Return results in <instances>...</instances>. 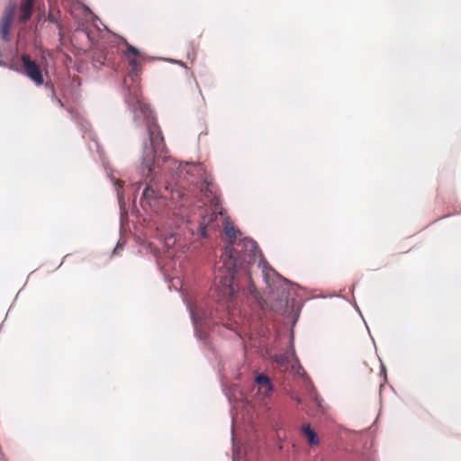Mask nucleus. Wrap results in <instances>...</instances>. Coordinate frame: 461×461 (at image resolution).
Segmentation results:
<instances>
[{"instance_id":"obj_17","label":"nucleus","mask_w":461,"mask_h":461,"mask_svg":"<svg viewBox=\"0 0 461 461\" xmlns=\"http://www.w3.org/2000/svg\"><path fill=\"white\" fill-rule=\"evenodd\" d=\"M288 394L291 397V399L296 401L298 403L302 402V399L294 392H290V393H288Z\"/></svg>"},{"instance_id":"obj_8","label":"nucleus","mask_w":461,"mask_h":461,"mask_svg":"<svg viewBox=\"0 0 461 461\" xmlns=\"http://www.w3.org/2000/svg\"><path fill=\"white\" fill-rule=\"evenodd\" d=\"M167 191L170 192V199L176 204H183L182 202H185L187 200V194L180 187H171L169 189L168 186L166 187Z\"/></svg>"},{"instance_id":"obj_3","label":"nucleus","mask_w":461,"mask_h":461,"mask_svg":"<svg viewBox=\"0 0 461 461\" xmlns=\"http://www.w3.org/2000/svg\"><path fill=\"white\" fill-rule=\"evenodd\" d=\"M22 61L23 68L25 75L32 79L37 86H41L44 82L43 74H47V70L44 65V59H6V61L0 64L13 66L14 61Z\"/></svg>"},{"instance_id":"obj_19","label":"nucleus","mask_w":461,"mask_h":461,"mask_svg":"<svg viewBox=\"0 0 461 461\" xmlns=\"http://www.w3.org/2000/svg\"><path fill=\"white\" fill-rule=\"evenodd\" d=\"M96 63H98L99 65H103L104 63L101 61L100 59H94Z\"/></svg>"},{"instance_id":"obj_18","label":"nucleus","mask_w":461,"mask_h":461,"mask_svg":"<svg viewBox=\"0 0 461 461\" xmlns=\"http://www.w3.org/2000/svg\"><path fill=\"white\" fill-rule=\"evenodd\" d=\"M169 60H170V61H174V62H176V63H178V64H180L181 66H184V65L182 64V62H181V61H176V59H170Z\"/></svg>"},{"instance_id":"obj_20","label":"nucleus","mask_w":461,"mask_h":461,"mask_svg":"<svg viewBox=\"0 0 461 461\" xmlns=\"http://www.w3.org/2000/svg\"><path fill=\"white\" fill-rule=\"evenodd\" d=\"M20 58L25 59V58H30V57L28 55L23 54Z\"/></svg>"},{"instance_id":"obj_11","label":"nucleus","mask_w":461,"mask_h":461,"mask_svg":"<svg viewBox=\"0 0 461 461\" xmlns=\"http://www.w3.org/2000/svg\"><path fill=\"white\" fill-rule=\"evenodd\" d=\"M200 190L207 198L214 195V185L212 182V179L205 177L204 180L201 183Z\"/></svg>"},{"instance_id":"obj_4","label":"nucleus","mask_w":461,"mask_h":461,"mask_svg":"<svg viewBox=\"0 0 461 461\" xmlns=\"http://www.w3.org/2000/svg\"><path fill=\"white\" fill-rule=\"evenodd\" d=\"M16 9L15 3H10L5 8V14L0 24V35L3 40L8 41L10 40V27L14 21V15Z\"/></svg>"},{"instance_id":"obj_10","label":"nucleus","mask_w":461,"mask_h":461,"mask_svg":"<svg viewBox=\"0 0 461 461\" xmlns=\"http://www.w3.org/2000/svg\"><path fill=\"white\" fill-rule=\"evenodd\" d=\"M295 359L292 356L289 355H280L276 357V362L278 366L283 370L286 371L288 368L292 366V364Z\"/></svg>"},{"instance_id":"obj_15","label":"nucleus","mask_w":461,"mask_h":461,"mask_svg":"<svg viewBox=\"0 0 461 461\" xmlns=\"http://www.w3.org/2000/svg\"><path fill=\"white\" fill-rule=\"evenodd\" d=\"M291 368L298 375H304V370L303 369V367L301 366V365L299 364L297 359H295L294 362L292 364Z\"/></svg>"},{"instance_id":"obj_5","label":"nucleus","mask_w":461,"mask_h":461,"mask_svg":"<svg viewBox=\"0 0 461 461\" xmlns=\"http://www.w3.org/2000/svg\"><path fill=\"white\" fill-rule=\"evenodd\" d=\"M255 382L258 385L257 394L261 399L269 397L273 391V385L269 377L264 374H260L256 377Z\"/></svg>"},{"instance_id":"obj_12","label":"nucleus","mask_w":461,"mask_h":461,"mask_svg":"<svg viewBox=\"0 0 461 461\" xmlns=\"http://www.w3.org/2000/svg\"><path fill=\"white\" fill-rule=\"evenodd\" d=\"M224 232L226 236L230 239V241L237 240L238 235L240 234V230L235 229L234 225L231 222L226 221L224 224Z\"/></svg>"},{"instance_id":"obj_7","label":"nucleus","mask_w":461,"mask_h":461,"mask_svg":"<svg viewBox=\"0 0 461 461\" xmlns=\"http://www.w3.org/2000/svg\"><path fill=\"white\" fill-rule=\"evenodd\" d=\"M33 0H24L20 5V14L18 20L21 23L27 22L32 16Z\"/></svg>"},{"instance_id":"obj_2","label":"nucleus","mask_w":461,"mask_h":461,"mask_svg":"<svg viewBox=\"0 0 461 461\" xmlns=\"http://www.w3.org/2000/svg\"><path fill=\"white\" fill-rule=\"evenodd\" d=\"M129 66L130 71L123 81L124 86L128 88L125 100L132 112L133 120L136 122H143L148 127L151 148L146 151L143 165L150 173L155 153L161 151L164 147V138L158 125L154 122L149 106L144 103L141 97L139 85L140 59H130Z\"/></svg>"},{"instance_id":"obj_6","label":"nucleus","mask_w":461,"mask_h":461,"mask_svg":"<svg viewBox=\"0 0 461 461\" xmlns=\"http://www.w3.org/2000/svg\"><path fill=\"white\" fill-rule=\"evenodd\" d=\"M216 219V214L214 212H209L206 215L201 214V221L199 223V231L203 238H206V230L211 226L212 221Z\"/></svg>"},{"instance_id":"obj_1","label":"nucleus","mask_w":461,"mask_h":461,"mask_svg":"<svg viewBox=\"0 0 461 461\" xmlns=\"http://www.w3.org/2000/svg\"><path fill=\"white\" fill-rule=\"evenodd\" d=\"M261 256L257 243L249 238L229 241L217 262L214 286L219 300H231L238 287L234 284L235 273L246 269Z\"/></svg>"},{"instance_id":"obj_13","label":"nucleus","mask_w":461,"mask_h":461,"mask_svg":"<svg viewBox=\"0 0 461 461\" xmlns=\"http://www.w3.org/2000/svg\"><path fill=\"white\" fill-rule=\"evenodd\" d=\"M126 46H127V49L124 51V55L126 57L130 58L131 56L132 58H137L139 56L140 50L137 48H135L134 46L130 45L128 43H126Z\"/></svg>"},{"instance_id":"obj_16","label":"nucleus","mask_w":461,"mask_h":461,"mask_svg":"<svg viewBox=\"0 0 461 461\" xmlns=\"http://www.w3.org/2000/svg\"><path fill=\"white\" fill-rule=\"evenodd\" d=\"M77 32L83 34L85 37H86L88 39V41H92L89 32L87 30H85V29L77 30Z\"/></svg>"},{"instance_id":"obj_9","label":"nucleus","mask_w":461,"mask_h":461,"mask_svg":"<svg viewBox=\"0 0 461 461\" xmlns=\"http://www.w3.org/2000/svg\"><path fill=\"white\" fill-rule=\"evenodd\" d=\"M302 433L306 438L309 445L317 446L319 444V437L316 434V432L311 428L310 424H305L302 427Z\"/></svg>"},{"instance_id":"obj_14","label":"nucleus","mask_w":461,"mask_h":461,"mask_svg":"<svg viewBox=\"0 0 461 461\" xmlns=\"http://www.w3.org/2000/svg\"><path fill=\"white\" fill-rule=\"evenodd\" d=\"M156 195V191L151 186H147L142 194V196L146 200H149L154 198Z\"/></svg>"}]
</instances>
